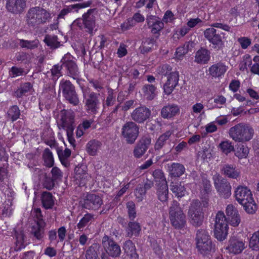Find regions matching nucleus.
Returning a JSON list of instances; mask_svg holds the SVG:
<instances>
[{
  "mask_svg": "<svg viewBox=\"0 0 259 259\" xmlns=\"http://www.w3.org/2000/svg\"><path fill=\"white\" fill-rule=\"evenodd\" d=\"M26 7V0H7L6 8L12 13H22Z\"/></svg>",
  "mask_w": 259,
  "mask_h": 259,
  "instance_id": "obj_18",
  "label": "nucleus"
},
{
  "mask_svg": "<svg viewBox=\"0 0 259 259\" xmlns=\"http://www.w3.org/2000/svg\"><path fill=\"white\" fill-rule=\"evenodd\" d=\"M92 4V1H88L82 3L73 4L67 6L70 13H78L79 10L90 7Z\"/></svg>",
  "mask_w": 259,
  "mask_h": 259,
  "instance_id": "obj_46",
  "label": "nucleus"
},
{
  "mask_svg": "<svg viewBox=\"0 0 259 259\" xmlns=\"http://www.w3.org/2000/svg\"><path fill=\"white\" fill-rule=\"evenodd\" d=\"M39 41L38 39L33 40H28L24 39L19 40V45L22 48H25L28 50H33L38 47Z\"/></svg>",
  "mask_w": 259,
  "mask_h": 259,
  "instance_id": "obj_42",
  "label": "nucleus"
},
{
  "mask_svg": "<svg viewBox=\"0 0 259 259\" xmlns=\"http://www.w3.org/2000/svg\"><path fill=\"white\" fill-rule=\"evenodd\" d=\"M139 130V126L135 122L128 121L122 126L121 135L127 144H133L138 137Z\"/></svg>",
  "mask_w": 259,
  "mask_h": 259,
  "instance_id": "obj_10",
  "label": "nucleus"
},
{
  "mask_svg": "<svg viewBox=\"0 0 259 259\" xmlns=\"http://www.w3.org/2000/svg\"><path fill=\"white\" fill-rule=\"evenodd\" d=\"M83 103L86 111L88 113L96 114L100 108L101 103L100 94L91 91L86 88L82 89Z\"/></svg>",
  "mask_w": 259,
  "mask_h": 259,
  "instance_id": "obj_4",
  "label": "nucleus"
},
{
  "mask_svg": "<svg viewBox=\"0 0 259 259\" xmlns=\"http://www.w3.org/2000/svg\"><path fill=\"white\" fill-rule=\"evenodd\" d=\"M9 74L12 77H15L23 75L26 73H25V71L23 68L13 66L11 68L9 71Z\"/></svg>",
  "mask_w": 259,
  "mask_h": 259,
  "instance_id": "obj_58",
  "label": "nucleus"
},
{
  "mask_svg": "<svg viewBox=\"0 0 259 259\" xmlns=\"http://www.w3.org/2000/svg\"><path fill=\"white\" fill-rule=\"evenodd\" d=\"M126 231L128 237H132L133 236H137L141 231V226L139 223L136 222H130Z\"/></svg>",
  "mask_w": 259,
  "mask_h": 259,
  "instance_id": "obj_35",
  "label": "nucleus"
},
{
  "mask_svg": "<svg viewBox=\"0 0 259 259\" xmlns=\"http://www.w3.org/2000/svg\"><path fill=\"white\" fill-rule=\"evenodd\" d=\"M74 114L68 112L61 118L62 127L66 131V132H73L75 125L74 122Z\"/></svg>",
  "mask_w": 259,
  "mask_h": 259,
  "instance_id": "obj_24",
  "label": "nucleus"
},
{
  "mask_svg": "<svg viewBox=\"0 0 259 259\" xmlns=\"http://www.w3.org/2000/svg\"><path fill=\"white\" fill-rule=\"evenodd\" d=\"M205 38L212 45V48L217 50H221L224 46V33L220 32L214 28H207L204 31Z\"/></svg>",
  "mask_w": 259,
  "mask_h": 259,
  "instance_id": "obj_8",
  "label": "nucleus"
},
{
  "mask_svg": "<svg viewBox=\"0 0 259 259\" xmlns=\"http://www.w3.org/2000/svg\"><path fill=\"white\" fill-rule=\"evenodd\" d=\"M221 171L228 178L237 179L240 176V171L232 164H225L222 165Z\"/></svg>",
  "mask_w": 259,
  "mask_h": 259,
  "instance_id": "obj_25",
  "label": "nucleus"
},
{
  "mask_svg": "<svg viewBox=\"0 0 259 259\" xmlns=\"http://www.w3.org/2000/svg\"><path fill=\"white\" fill-rule=\"evenodd\" d=\"M94 215L91 213H87L77 224L78 228L79 229L83 228L90 223H91L94 220Z\"/></svg>",
  "mask_w": 259,
  "mask_h": 259,
  "instance_id": "obj_50",
  "label": "nucleus"
},
{
  "mask_svg": "<svg viewBox=\"0 0 259 259\" xmlns=\"http://www.w3.org/2000/svg\"><path fill=\"white\" fill-rule=\"evenodd\" d=\"M123 249L124 252L131 259L138 258V254L136 252L135 246L131 240L125 241L124 243Z\"/></svg>",
  "mask_w": 259,
  "mask_h": 259,
  "instance_id": "obj_32",
  "label": "nucleus"
},
{
  "mask_svg": "<svg viewBox=\"0 0 259 259\" xmlns=\"http://www.w3.org/2000/svg\"><path fill=\"white\" fill-rule=\"evenodd\" d=\"M153 176L158 186L162 185H166L167 182L164 174L161 169H156L153 172Z\"/></svg>",
  "mask_w": 259,
  "mask_h": 259,
  "instance_id": "obj_45",
  "label": "nucleus"
},
{
  "mask_svg": "<svg viewBox=\"0 0 259 259\" xmlns=\"http://www.w3.org/2000/svg\"><path fill=\"white\" fill-rule=\"evenodd\" d=\"M57 154L59 159H68L71 155V151L68 148H66L64 151L58 149Z\"/></svg>",
  "mask_w": 259,
  "mask_h": 259,
  "instance_id": "obj_64",
  "label": "nucleus"
},
{
  "mask_svg": "<svg viewBox=\"0 0 259 259\" xmlns=\"http://www.w3.org/2000/svg\"><path fill=\"white\" fill-rule=\"evenodd\" d=\"M168 187L167 185H162L158 186L157 190V195L158 199L161 202H164L167 201L168 199Z\"/></svg>",
  "mask_w": 259,
  "mask_h": 259,
  "instance_id": "obj_38",
  "label": "nucleus"
},
{
  "mask_svg": "<svg viewBox=\"0 0 259 259\" xmlns=\"http://www.w3.org/2000/svg\"><path fill=\"white\" fill-rule=\"evenodd\" d=\"M229 135L235 142L244 143L252 139L254 130L249 124L239 123L229 129Z\"/></svg>",
  "mask_w": 259,
  "mask_h": 259,
  "instance_id": "obj_2",
  "label": "nucleus"
},
{
  "mask_svg": "<svg viewBox=\"0 0 259 259\" xmlns=\"http://www.w3.org/2000/svg\"><path fill=\"white\" fill-rule=\"evenodd\" d=\"M33 91V86L30 82H25L21 84L16 90L13 96L17 98H22L24 96H28L31 95Z\"/></svg>",
  "mask_w": 259,
  "mask_h": 259,
  "instance_id": "obj_23",
  "label": "nucleus"
},
{
  "mask_svg": "<svg viewBox=\"0 0 259 259\" xmlns=\"http://www.w3.org/2000/svg\"><path fill=\"white\" fill-rule=\"evenodd\" d=\"M214 227V234L215 238L220 241L225 240L228 235V227Z\"/></svg>",
  "mask_w": 259,
  "mask_h": 259,
  "instance_id": "obj_40",
  "label": "nucleus"
},
{
  "mask_svg": "<svg viewBox=\"0 0 259 259\" xmlns=\"http://www.w3.org/2000/svg\"><path fill=\"white\" fill-rule=\"evenodd\" d=\"M157 88L153 84L147 83L144 84L142 91L145 98L147 100H152L157 95Z\"/></svg>",
  "mask_w": 259,
  "mask_h": 259,
  "instance_id": "obj_28",
  "label": "nucleus"
},
{
  "mask_svg": "<svg viewBox=\"0 0 259 259\" xmlns=\"http://www.w3.org/2000/svg\"><path fill=\"white\" fill-rule=\"evenodd\" d=\"M135 195L137 201H141L145 196L146 191L142 185H138L135 190Z\"/></svg>",
  "mask_w": 259,
  "mask_h": 259,
  "instance_id": "obj_53",
  "label": "nucleus"
},
{
  "mask_svg": "<svg viewBox=\"0 0 259 259\" xmlns=\"http://www.w3.org/2000/svg\"><path fill=\"white\" fill-rule=\"evenodd\" d=\"M214 226L228 227L227 218H226L223 212L219 211L217 213Z\"/></svg>",
  "mask_w": 259,
  "mask_h": 259,
  "instance_id": "obj_47",
  "label": "nucleus"
},
{
  "mask_svg": "<svg viewBox=\"0 0 259 259\" xmlns=\"http://www.w3.org/2000/svg\"><path fill=\"white\" fill-rule=\"evenodd\" d=\"M227 67L223 63L219 62L211 66L208 69L209 74L213 77H219L226 72Z\"/></svg>",
  "mask_w": 259,
  "mask_h": 259,
  "instance_id": "obj_26",
  "label": "nucleus"
},
{
  "mask_svg": "<svg viewBox=\"0 0 259 259\" xmlns=\"http://www.w3.org/2000/svg\"><path fill=\"white\" fill-rule=\"evenodd\" d=\"M245 243L238 239L232 237L228 241L226 249L229 252L234 254H239L245 249Z\"/></svg>",
  "mask_w": 259,
  "mask_h": 259,
  "instance_id": "obj_19",
  "label": "nucleus"
},
{
  "mask_svg": "<svg viewBox=\"0 0 259 259\" xmlns=\"http://www.w3.org/2000/svg\"><path fill=\"white\" fill-rule=\"evenodd\" d=\"M97 15V9H90L82 15L81 18L75 20L71 26L73 27L77 26L81 30L84 29L86 32L93 35L96 26Z\"/></svg>",
  "mask_w": 259,
  "mask_h": 259,
  "instance_id": "obj_3",
  "label": "nucleus"
},
{
  "mask_svg": "<svg viewBox=\"0 0 259 259\" xmlns=\"http://www.w3.org/2000/svg\"><path fill=\"white\" fill-rule=\"evenodd\" d=\"M101 146L102 143L100 142L95 140H91L87 144V151L92 156L96 155Z\"/></svg>",
  "mask_w": 259,
  "mask_h": 259,
  "instance_id": "obj_33",
  "label": "nucleus"
},
{
  "mask_svg": "<svg viewBox=\"0 0 259 259\" xmlns=\"http://www.w3.org/2000/svg\"><path fill=\"white\" fill-rule=\"evenodd\" d=\"M151 143L150 136H144L138 141L134 148L133 153L136 158H140L146 152Z\"/></svg>",
  "mask_w": 259,
  "mask_h": 259,
  "instance_id": "obj_15",
  "label": "nucleus"
},
{
  "mask_svg": "<svg viewBox=\"0 0 259 259\" xmlns=\"http://www.w3.org/2000/svg\"><path fill=\"white\" fill-rule=\"evenodd\" d=\"M102 204L101 198L95 194H88L85 198L80 202L82 207L88 209H98Z\"/></svg>",
  "mask_w": 259,
  "mask_h": 259,
  "instance_id": "obj_13",
  "label": "nucleus"
},
{
  "mask_svg": "<svg viewBox=\"0 0 259 259\" xmlns=\"http://www.w3.org/2000/svg\"><path fill=\"white\" fill-rule=\"evenodd\" d=\"M179 80V74L178 71L169 73L167 76V79L163 85L164 92L165 94L170 95L174 89L178 84Z\"/></svg>",
  "mask_w": 259,
  "mask_h": 259,
  "instance_id": "obj_17",
  "label": "nucleus"
},
{
  "mask_svg": "<svg viewBox=\"0 0 259 259\" xmlns=\"http://www.w3.org/2000/svg\"><path fill=\"white\" fill-rule=\"evenodd\" d=\"M171 68L167 65H164L162 66H160L158 67L157 71L158 73L162 75L167 76L169 74V73H172L171 72Z\"/></svg>",
  "mask_w": 259,
  "mask_h": 259,
  "instance_id": "obj_63",
  "label": "nucleus"
},
{
  "mask_svg": "<svg viewBox=\"0 0 259 259\" xmlns=\"http://www.w3.org/2000/svg\"><path fill=\"white\" fill-rule=\"evenodd\" d=\"M249 247L253 250H259V230L252 234L250 238Z\"/></svg>",
  "mask_w": 259,
  "mask_h": 259,
  "instance_id": "obj_44",
  "label": "nucleus"
},
{
  "mask_svg": "<svg viewBox=\"0 0 259 259\" xmlns=\"http://www.w3.org/2000/svg\"><path fill=\"white\" fill-rule=\"evenodd\" d=\"M15 250L18 251L24 248L27 245L26 237L22 228H18L15 230Z\"/></svg>",
  "mask_w": 259,
  "mask_h": 259,
  "instance_id": "obj_22",
  "label": "nucleus"
},
{
  "mask_svg": "<svg viewBox=\"0 0 259 259\" xmlns=\"http://www.w3.org/2000/svg\"><path fill=\"white\" fill-rule=\"evenodd\" d=\"M237 41L243 49H246L251 44V39L247 37H241L237 39Z\"/></svg>",
  "mask_w": 259,
  "mask_h": 259,
  "instance_id": "obj_60",
  "label": "nucleus"
},
{
  "mask_svg": "<svg viewBox=\"0 0 259 259\" xmlns=\"http://www.w3.org/2000/svg\"><path fill=\"white\" fill-rule=\"evenodd\" d=\"M25 21L30 28H36L49 22L51 14L49 11L39 6L30 8L25 15Z\"/></svg>",
  "mask_w": 259,
  "mask_h": 259,
  "instance_id": "obj_1",
  "label": "nucleus"
},
{
  "mask_svg": "<svg viewBox=\"0 0 259 259\" xmlns=\"http://www.w3.org/2000/svg\"><path fill=\"white\" fill-rule=\"evenodd\" d=\"M41 202L46 209L52 208L54 204L52 194L48 192H43L41 195Z\"/></svg>",
  "mask_w": 259,
  "mask_h": 259,
  "instance_id": "obj_37",
  "label": "nucleus"
},
{
  "mask_svg": "<svg viewBox=\"0 0 259 259\" xmlns=\"http://www.w3.org/2000/svg\"><path fill=\"white\" fill-rule=\"evenodd\" d=\"M169 219L171 225L177 229L184 228L186 218L180 204L176 200L172 201L169 208Z\"/></svg>",
  "mask_w": 259,
  "mask_h": 259,
  "instance_id": "obj_5",
  "label": "nucleus"
},
{
  "mask_svg": "<svg viewBox=\"0 0 259 259\" xmlns=\"http://www.w3.org/2000/svg\"><path fill=\"white\" fill-rule=\"evenodd\" d=\"M151 26V31L153 33H156L160 31L163 27V23L160 20L155 21Z\"/></svg>",
  "mask_w": 259,
  "mask_h": 259,
  "instance_id": "obj_59",
  "label": "nucleus"
},
{
  "mask_svg": "<svg viewBox=\"0 0 259 259\" xmlns=\"http://www.w3.org/2000/svg\"><path fill=\"white\" fill-rule=\"evenodd\" d=\"M188 215L190 223L195 227H199L204 221V212L201 203L198 200H193L189 207Z\"/></svg>",
  "mask_w": 259,
  "mask_h": 259,
  "instance_id": "obj_6",
  "label": "nucleus"
},
{
  "mask_svg": "<svg viewBox=\"0 0 259 259\" xmlns=\"http://www.w3.org/2000/svg\"><path fill=\"white\" fill-rule=\"evenodd\" d=\"M155 40L153 38H147L143 41L142 45L139 48L140 51L142 54H145L150 52L153 47Z\"/></svg>",
  "mask_w": 259,
  "mask_h": 259,
  "instance_id": "obj_43",
  "label": "nucleus"
},
{
  "mask_svg": "<svg viewBox=\"0 0 259 259\" xmlns=\"http://www.w3.org/2000/svg\"><path fill=\"white\" fill-rule=\"evenodd\" d=\"M180 112L179 107L176 104H170L164 106L161 110V116L165 119H169Z\"/></svg>",
  "mask_w": 259,
  "mask_h": 259,
  "instance_id": "obj_21",
  "label": "nucleus"
},
{
  "mask_svg": "<svg viewBox=\"0 0 259 259\" xmlns=\"http://www.w3.org/2000/svg\"><path fill=\"white\" fill-rule=\"evenodd\" d=\"M221 151L227 155L231 152L234 151V146L232 143L228 140L222 142L219 146Z\"/></svg>",
  "mask_w": 259,
  "mask_h": 259,
  "instance_id": "obj_49",
  "label": "nucleus"
},
{
  "mask_svg": "<svg viewBox=\"0 0 259 259\" xmlns=\"http://www.w3.org/2000/svg\"><path fill=\"white\" fill-rule=\"evenodd\" d=\"M9 116L11 118L13 121L16 120L19 118L20 111L18 107L16 105L12 106L8 112Z\"/></svg>",
  "mask_w": 259,
  "mask_h": 259,
  "instance_id": "obj_52",
  "label": "nucleus"
},
{
  "mask_svg": "<svg viewBox=\"0 0 259 259\" xmlns=\"http://www.w3.org/2000/svg\"><path fill=\"white\" fill-rule=\"evenodd\" d=\"M236 200L240 204H245L246 201L251 200L252 197V193L246 187L238 186L235 191Z\"/></svg>",
  "mask_w": 259,
  "mask_h": 259,
  "instance_id": "obj_20",
  "label": "nucleus"
},
{
  "mask_svg": "<svg viewBox=\"0 0 259 259\" xmlns=\"http://www.w3.org/2000/svg\"><path fill=\"white\" fill-rule=\"evenodd\" d=\"M228 223H229L233 226H237L240 223V219L238 213L234 215L228 217L227 218Z\"/></svg>",
  "mask_w": 259,
  "mask_h": 259,
  "instance_id": "obj_62",
  "label": "nucleus"
},
{
  "mask_svg": "<svg viewBox=\"0 0 259 259\" xmlns=\"http://www.w3.org/2000/svg\"><path fill=\"white\" fill-rule=\"evenodd\" d=\"M209 239H211L210 236L206 230L200 229L197 230L196 237V241L205 240Z\"/></svg>",
  "mask_w": 259,
  "mask_h": 259,
  "instance_id": "obj_56",
  "label": "nucleus"
},
{
  "mask_svg": "<svg viewBox=\"0 0 259 259\" xmlns=\"http://www.w3.org/2000/svg\"><path fill=\"white\" fill-rule=\"evenodd\" d=\"M103 247L105 251L112 257L119 256L121 253L120 246L112 238L107 235H105L102 240Z\"/></svg>",
  "mask_w": 259,
  "mask_h": 259,
  "instance_id": "obj_11",
  "label": "nucleus"
},
{
  "mask_svg": "<svg viewBox=\"0 0 259 259\" xmlns=\"http://www.w3.org/2000/svg\"><path fill=\"white\" fill-rule=\"evenodd\" d=\"M61 62H62L63 67L67 70V75L74 79H78L80 72L75 61L69 59L68 55H66L62 58Z\"/></svg>",
  "mask_w": 259,
  "mask_h": 259,
  "instance_id": "obj_14",
  "label": "nucleus"
},
{
  "mask_svg": "<svg viewBox=\"0 0 259 259\" xmlns=\"http://www.w3.org/2000/svg\"><path fill=\"white\" fill-rule=\"evenodd\" d=\"M85 259H109L101 245L97 243L92 244L85 251Z\"/></svg>",
  "mask_w": 259,
  "mask_h": 259,
  "instance_id": "obj_12",
  "label": "nucleus"
},
{
  "mask_svg": "<svg viewBox=\"0 0 259 259\" xmlns=\"http://www.w3.org/2000/svg\"><path fill=\"white\" fill-rule=\"evenodd\" d=\"M172 133L170 131H167L159 137L157 140L155 145L154 149L155 150H159L166 143L167 141L169 139Z\"/></svg>",
  "mask_w": 259,
  "mask_h": 259,
  "instance_id": "obj_36",
  "label": "nucleus"
},
{
  "mask_svg": "<svg viewBox=\"0 0 259 259\" xmlns=\"http://www.w3.org/2000/svg\"><path fill=\"white\" fill-rule=\"evenodd\" d=\"M62 91L64 98L70 103L77 105L79 103V99L76 93L74 86L67 80L62 79L59 84L60 92Z\"/></svg>",
  "mask_w": 259,
  "mask_h": 259,
  "instance_id": "obj_7",
  "label": "nucleus"
},
{
  "mask_svg": "<svg viewBox=\"0 0 259 259\" xmlns=\"http://www.w3.org/2000/svg\"><path fill=\"white\" fill-rule=\"evenodd\" d=\"M249 153V149L246 146L241 145L237 148L235 155L239 159L246 158Z\"/></svg>",
  "mask_w": 259,
  "mask_h": 259,
  "instance_id": "obj_51",
  "label": "nucleus"
},
{
  "mask_svg": "<svg viewBox=\"0 0 259 259\" xmlns=\"http://www.w3.org/2000/svg\"><path fill=\"white\" fill-rule=\"evenodd\" d=\"M151 116V111L145 106L136 108L131 113V118L138 123H142Z\"/></svg>",
  "mask_w": 259,
  "mask_h": 259,
  "instance_id": "obj_16",
  "label": "nucleus"
},
{
  "mask_svg": "<svg viewBox=\"0 0 259 259\" xmlns=\"http://www.w3.org/2000/svg\"><path fill=\"white\" fill-rule=\"evenodd\" d=\"M241 205L243 206L246 212L250 214L254 213L257 208L253 197L251 198V200H248V201H246L245 204H241Z\"/></svg>",
  "mask_w": 259,
  "mask_h": 259,
  "instance_id": "obj_48",
  "label": "nucleus"
},
{
  "mask_svg": "<svg viewBox=\"0 0 259 259\" xmlns=\"http://www.w3.org/2000/svg\"><path fill=\"white\" fill-rule=\"evenodd\" d=\"M55 182V181L51 177L45 175L42 181V186L44 188L50 190L54 187Z\"/></svg>",
  "mask_w": 259,
  "mask_h": 259,
  "instance_id": "obj_55",
  "label": "nucleus"
},
{
  "mask_svg": "<svg viewBox=\"0 0 259 259\" xmlns=\"http://www.w3.org/2000/svg\"><path fill=\"white\" fill-rule=\"evenodd\" d=\"M45 225V222H41L39 224L36 223L31 228V234L37 240H41L44 235V227Z\"/></svg>",
  "mask_w": 259,
  "mask_h": 259,
  "instance_id": "obj_31",
  "label": "nucleus"
},
{
  "mask_svg": "<svg viewBox=\"0 0 259 259\" xmlns=\"http://www.w3.org/2000/svg\"><path fill=\"white\" fill-rule=\"evenodd\" d=\"M210 54L208 50L202 48L196 52L195 61L199 64H206L210 59Z\"/></svg>",
  "mask_w": 259,
  "mask_h": 259,
  "instance_id": "obj_29",
  "label": "nucleus"
},
{
  "mask_svg": "<svg viewBox=\"0 0 259 259\" xmlns=\"http://www.w3.org/2000/svg\"><path fill=\"white\" fill-rule=\"evenodd\" d=\"M62 67V65H55L51 69V74L53 80H57L59 77L62 75L61 70Z\"/></svg>",
  "mask_w": 259,
  "mask_h": 259,
  "instance_id": "obj_57",
  "label": "nucleus"
},
{
  "mask_svg": "<svg viewBox=\"0 0 259 259\" xmlns=\"http://www.w3.org/2000/svg\"><path fill=\"white\" fill-rule=\"evenodd\" d=\"M212 179L215 188L219 195L224 198H229L231 194L230 183L217 173L213 176Z\"/></svg>",
  "mask_w": 259,
  "mask_h": 259,
  "instance_id": "obj_9",
  "label": "nucleus"
},
{
  "mask_svg": "<svg viewBox=\"0 0 259 259\" xmlns=\"http://www.w3.org/2000/svg\"><path fill=\"white\" fill-rule=\"evenodd\" d=\"M196 245L199 251L203 254H207L213 249L211 239L196 241Z\"/></svg>",
  "mask_w": 259,
  "mask_h": 259,
  "instance_id": "obj_30",
  "label": "nucleus"
},
{
  "mask_svg": "<svg viewBox=\"0 0 259 259\" xmlns=\"http://www.w3.org/2000/svg\"><path fill=\"white\" fill-rule=\"evenodd\" d=\"M168 170L171 177H180L185 172V167L181 163H172L168 164Z\"/></svg>",
  "mask_w": 259,
  "mask_h": 259,
  "instance_id": "obj_27",
  "label": "nucleus"
},
{
  "mask_svg": "<svg viewBox=\"0 0 259 259\" xmlns=\"http://www.w3.org/2000/svg\"><path fill=\"white\" fill-rule=\"evenodd\" d=\"M126 207L128 209L129 218L131 220H134L137 216L135 203L133 201H128L126 203Z\"/></svg>",
  "mask_w": 259,
  "mask_h": 259,
  "instance_id": "obj_54",
  "label": "nucleus"
},
{
  "mask_svg": "<svg viewBox=\"0 0 259 259\" xmlns=\"http://www.w3.org/2000/svg\"><path fill=\"white\" fill-rule=\"evenodd\" d=\"M45 165L49 167H52L54 163L52 152L49 148H46L42 153Z\"/></svg>",
  "mask_w": 259,
  "mask_h": 259,
  "instance_id": "obj_39",
  "label": "nucleus"
},
{
  "mask_svg": "<svg viewBox=\"0 0 259 259\" xmlns=\"http://www.w3.org/2000/svg\"><path fill=\"white\" fill-rule=\"evenodd\" d=\"M52 178L56 182L61 180L63 175L60 169L57 167H54L51 170Z\"/></svg>",
  "mask_w": 259,
  "mask_h": 259,
  "instance_id": "obj_61",
  "label": "nucleus"
},
{
  "mask_svg": "<svg viewBox=\"0 0 259 259\" xmlns=\"http://www.w3.org/2000/svg\"><path fill=\"white\" fill-rule=\"evenodd\" d=\"M44 41L48 47L53 49H57L61 45L57 36L54 34L46 35Z\"/></svg>",
  "mask_w": 259,
  "mask_h": 259,
  "instance_id": "obj_34",
  "label": "nucleus"
},
{
  "mask_svg": "<svg viewBox=\"0 0 259 259\" xmlns=\"http://www.w3.org/2000/svg\"><path fill=\"white\" fill-rule=\"evenodd\" d=\"M170 186V190L178 198H181L185 195L186 189L184 186L180 184L172 183Z\"/></svg>",
  "mask_w": 259,
  "mask_h": 259,
  "instance_id": "obj_41",
  "label": "nucleus"
}]
</instances>
